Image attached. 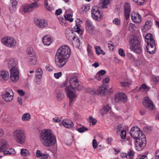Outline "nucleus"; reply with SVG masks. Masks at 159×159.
<instances>
[{"label":"nucleus","mask_w":159,"mask_h":159,"mask_svg":"<svg viewBox=\"0 0 159 159\" xmlns=\"http://www.w3.org/2000/svg\"><path fill=\"white\" fill-rule=\"evenodd\" d=\"M70 50L68 46L64 45L60 47L58 49L55 57L56 66L59 68L63 66L70 57Z\"/></svg>","instance_id":"f257e3e1"},{"label":"nucleus","mask_w":159,"mask_h":159,"mask_svg":"<svg viewBox=\"0 0 159 159\" xmlns=\"http://www.w3.org/2000/svg\"><path fill=\"white\" fill-rule=\"evenodd\" d=\"M130 134L131 136L136 140L137 142L139 143L138 145L135 144L136 149L138 151H141L145 146L146 143L145 135L137 126L133 127L131 128Z\"/></svg>","instance_id":"f03ea898"},{"label":"nucleus","mask_w":159,"mask_h":159,"mask_svg":"<svg viewBox=\"0 0 159 159\" xmlns=\"http://www.w3.org/2000/svg\"><path fill=\"white\" fill-rule=\"evenodd\" d=\"M109 3V0H100L98 6L93 7L91 9V12L92 18L98 21H101L103 17V14L100 9L106 8Z\"/></svg>","instance_id":"7ed1b4c3"},{"label":"nucleus","mask_w":159,"mask_h":159,"mask_svg":"<svg viewBox=\"0 0 159 159\" xmlns=\"http://www.w3.org/2000/svg\"><path fill=\"white\" fill-rule=\"evenodd\" d=\"M40 138L42 143L47 147L54 145L57 141L56 137L52 134L49 129L42 130Z\"/></svg>","instance_id":"20e7f679"},{"label":"nucleus","mask_w":159,"mask_h":159,"mask_svg":"<svg viewBox=\"0 0 159 159\" xmlns=\"http://www.w3.org/2000/svg\"><path fill=\"white\" fill-rule=\"evenodd\" d=\"M129 42L131 45V49L138 54L140 53L142 51V48L140 45V42L139 38L135 35L131 36Z\"/></svg>","instance_id":"39448f33"},{"label":"nucleus","mask_w":159,"mask_h":159,"mask_svg":"<svg viewBox=\"0 0 159 159\" xmlns=\"http://www.w3.org/2000/svg\"><path fill=\"white\" fill-rule=\"evenodd\" d=\"M12 136L17 143L21 144L25 143L26 136L23 130L17 129L15 130L13 133Z\"/></svg>","instance_id":"423d86ee"},{"label":"nucleus","mask_w":159,"mask_h":159,"mask_svg":"<svg viewBox=\"0 0 159 159\" xmlns=\"http://www.w3.org/2000/svg\"><path fill=\"white\" fill-rule=\"evenodd\" d=\"M1 41L4 45L10 48H14L16 46V40L11 37L6 36L1 39Z\"/></svg>","instance_id":"0eeeda50"},{"label":"nucleus","mask_w":159,"mask_h":159,"mask_svg":"<svg viewBox=\"0 0 159 159\" xmlns=\"http://www.w3.org/2000/svg\"><path fill=\"white\" fill-rule=\"evenodd\" d=\"M69 83L70 86L75 91H80L83 88V86L80 84L76 76L71 77L69 80Z\"/></svg>","instance_id":"6e6552de"},{"label":"nucleus","mask_w":159,"mask_h":159,"mask_svg":"<svg viewBox=\"0 0 159 159\" xmlns=\"http://www.w3.org/2000/svg\"><path fill=\"white\" fill-rule=\"evenodd\" d=\"M115 101L116 102H126L127 100V97L125 93L123 92H118L115 95Z\"/></svg>","instance_id":"1a4fd4ad"},{"label":"nucleus","mask_w":159,"mask_h":159,"mask_svg":"<svg viewBox=\"0 0 159 159\" xmlns=\"http://www.w3.org/2000/svg\"><path fill=\"white\" fill-rule=\"evenodd\" d=\"M143 104L146 108L150 110H152L154 109L155 106L153 103L148 97H145L144 98Z\"/></svg>","instance_id":"9d476101"},{"label":"nucleus","mask_w":159,"mask_h":159,"mask_svg":"<svg viewBox=\"0 0 159 159\" xmlns=\"http://www.w3.org/2000/svg\"><path fill=\"white\" fill-rule=\"evenodd\" d=\"M65 91L67 97L70 99L69 105L70 106L73 103L74 98L76 97V95L68 86L66 87Z\"/></svg>","instance_id":"9b49d317"},{"label":"nucleus","mask_w":159,"mask_h":159,"mask_svg":"<svg viewBox=\"0 0 159 159\" xmlns=\"http://www.w3.org/2000/svg\"><path fill=\"white\" fill-rule=\"evenodd\" d=\"M16 69H11L10 70V77L11 80L14 82H16L19 79V71L17 68H15Z\"/></svg>","instance_id":"f8f14e48"},{"label":"nucleus","mask_w":159,"mask_h":159,"mask_svg":"<svg viewBox=\"0 0 159 159\" xmlns=\"http://www.w3.org/2000/svg\"><path fill=\"white\" fill-rule=\"evenodd\" d=\"M38 7L37 2H35L30 4L24 5L23 7V10L24 12L27 13Z\"/></svg>","instance_id":"ddd939ff"},{"label":"nucleus","mask_w":159,"mask_h":159,"mask_svg":"<svg viewBox=\"0 0 159 159\" xmlns=\"http://www.w3.org/2000/svg\"><path fill=\"white\" fill-rule=\"evenodd\" d=\"M85 26L86 30L89 34H93L94 30V27L92 21L89 20H86L85 21Z\"/></svg>","instance_id":"4468645a"},{"label":"nucleus","mask_w":159,"mask_h":159,"mask_svg":"<svg viewBox=\"0 0 159 159\" xmlns=\"http://www.w3.org/2000/svg\"><path fill=\"white\" fill-rule=\"evenodd\" d=\"M109 88L103 85L99 87L96 91L97 94L101 96H104L107 94Z\"/></svg>","instance_id":"2eb2a0df"},{"label":"nucleus","mask_w":159,"mask_h":159,"mask_svg":"<svg viewBox=\"0 0 159 159\" xmlns=\"http://www.w3.org/2000/svg\"><path fill=\"white\" fill-rule=\"evenodd\" d=\"M34 21L36 26L41 28H43L48 25L47 22L43 19H36L34 20Z\"/></svg>","instance_id":"dca6fc26"},{"label":"nucleus","mask_w":159,"mask_h":159,"mask_svg":"<svg viewBox=\"0 0 159 159\" xmlns=\"http://www.w3.org/2000/svg\"><path fill=\"white\" fill-rule=\"evenodd\" d=\"M146 49L148 52L150 54L154 53L156 50V44L155 42H152L151 43H147Z\"/></svg>","instance_id":"f3484780"},{"label":"nucleus","mask_w":159,"mask_h":159,"mask_svg":"<svg viewBox=\"0 0 159 159\" xmlns=\"http://www.w3.org/2000/svg\"><path fill=\"white\" fill-rule=\"evenodd\" d=\"M131 17L132 21L135 23H139L142 20V16L139 13L133 12L131 14Z\"/></svg>","instance_id":"a211bd4d"},{"label":"nucleus","mask_w":159,"mask_h":159,"mask_svg":"<svg viewBox=\"0 0 159 159\" xmlns=\"http://www.w3.org/2000/svg\"><path fill=\"white\" fill-rule=\"evenodd\" d=\"M66 38L69 40L71 41L74 40L75 38H76V35H75L73 31L70 29L66 30Z\"/></svg>","instance_id":"6ab92c4d"},{"label":"nucleus","mask_w":159,"mask_h":159,"mask_svg":"<svg viewBox=\"0 0 159 159\" xmlns=\"http://www.w3.org/2000/svg\"><path fill=\"white\" fill-rule=\"evenodd\" d=\"M131 8L128 2L125 3L124 6V15L126 20H128L130 17Z\"/></svg>","instance_id":"aec40b11"},{"label":"nucleus","mask_w":159,"mask_h":159,"mask_svg":"<svg viewBox=\"0 0 159 159\" xmlns=\"http://www.w3.org/2000/svg\"><path fill=\"white\" fill-rule=\"evenodd\" d=\"M13 94L10 95V93L7 91H5L3 93L2 96L3 100L7 102H10L12 101L13 99V93L12 92Z\"/></svg>","instance_id":"412c9836"},{"label":"nucleus","mask_w":159,"mask_h":159,"mask_svg":"<svg viewBox=\"0 0 159 159\" xmlns=\"http://www.w3.org/2000/svg\"><path fill=\"white\" fill-rule=\"evenodd\" d=\"M9 73L4 70L0 71V81L2 82H5L9 79Z\"/></svg>","instance_id":"4be33fe9"},{"label":"nucleus","mask_w":159,"mask_h":159,"mask_svg":"<svg viewBox=\"0 0 159 159\" xmlns=\"http://www.w3.org/2000/svg\"><path fill=\"white\" fill-rule=\"evenodd\" d=\"M17 64V60L14 58H10L8 60L7 63L8 66L9 67H12L11 69H15L14 68H17L16 67Z\"/></svg>","instance_id":"5701e85b"},{"label":"nucleus","mask_w":159,"mask_h":159,"mask_svg":"<svg viewBox=\"0 0 159 159\" xmlns=\"http://www.w3.org/2000/svg\"><path fill=\"white\" fill-rule=\"evenodd\" d=\"M62 124L65 127L68 128H71L74 126V124L72 121L68 119H66L63 120Z\"/></svg>","instance_id":"b1692460"},{"label":"nucleus","mask_w":159,"mask_h":159,"mask_svg":"<svg viewBox=\"0 0 159 159\" xmlns=\"http://www.w3.org/2000/svg\"><path fill=\"white\" fill-rule=\"evenodd\" d=\"M42 40L43 43L47 46L50 45L53 41L51 38L48 35L44 36Z\"/></svg>","instance_id":"393cba45"},{"label":"nucleus","mask_w":159,"mask_h":159,"mask_svg":"<svg viewBox=\"0 0 159 159\" xmlns=\"http://www.w3.org/2000/svg\"><path fill=\"white\" fill-rule=\"evenodd\" d=\"M0 142L2 144V145L0 147V152L7 150L8 146L7 144V141L4 139L1 140Z\"/></svg>","instance_id":"a878e982"},{"label":"nucleus","mask_w":159,"mask_h":159,"mask_svg":"<svg viewBox=\"0 0 159 159\" xmlns=\"http://www.w3.org/2000/svg\"><path fill=\"white\" fill-rule=\"evenodd\" d=\"M145 41L147 43H151L152 41L155 42L152 35L150 33H148L146 35L145 37Z\"/></svg>","instance_id":"bb28decb"},{"label":"nucleus","mask_w":159,"mask_h":159,"mask_svg":"<svg viewBox=\"0 0 159 159\" xmlns=\"http://www.w3.org/2000/svg\"><path fill=\"white\" fill-rule=\"evenodd\" d=\"M106 73L105 70H99L95 76V78L98 80H100L102 79V76L105 74Z\"/></svg>","instance_id":"cd10ccee"},{"label":"nucleus","mask_w":159,"mask_h":159,"mask_svg":"<svg viewBox=\"0 0 159 159\" xmlns=\"http://www.w3.org/2000/svg\"><path fill=\"white\" fill-rule=\"evenodd\" d=\"M36 156L41 159H47L48 157V154L43 153L39 150H37Z\"/></svg>","instance_id":"c85d7f7f"},{"label":"nucleus","mask_w":159,"mask_h":159,"mask_svg":"<svg viewBox=\"0 0 159 159\" xmlns=\"http://www.w3.org/2000/svg\"><path fill=\"white\" fill-rule=\"evenodd\" d=\"M136 63L138 65H143L145 63L146 60L143 57L141 56L137 59Z\"/></svg>","instance_id":"c756f323"},{"label":"nucleus","mask_w":159,"mask_h":159,"mask_svg":"<svg viewBox=\"0 0 159 159\" xmlns=\"http://www.w3.org/2000/svg\"><path fill=\"white\" fill-rule=\"evenodd\" d=\"M65 18V19H64L63 17H62V19L61 20V22L62 23H64V21H66V20H67L68 21H70V22H72L73 21V19L72 18V15L70 14H67L64 15Z\"/></svg>","instance_id":"7c9ffc66"},{"label":"nucleus","mask_w":159,"mask_h":159,"mask_svg":"<svg viewBox=\"0 0 159 159\" xmlns=\"http://www.w3.org/2000/svg\"><path fill=\"white\" fill-rule=\"evenodd\" d=\"M28 61L32 65H35L36 62L37 58L35 55L30 56L28 57Z\"/></svg>","instance_id":"2f4dec72"},{"label":"nucleus","mask_w":159,"mask_h":159,"mask_svg":"<svg viewBox=\"0 0 159 159\" xmlns=\"http://www.w3.org/2000/svg\"><path fill=\"white\" fill-rule=\"evenodd\" d=\"M109 111V106L108 104H107L106 106L104 107L103 109L100 110L99 113L102 114V116H104L105 114H106Z\"/></svg>","instance_id":"473e14b6"},{"label":"nucleus","mask_w":159,"mask_h":159,"mask_svg":"<svg viewBox=\"0 0 159 159\" xmlns=\"http://www.w3.org/2000/svg\"><path fill=\"white\" fill-rule=\"evenodd\" d=\"M36 77L39 79H40L43 74L42 70L41 68L37 69L36 70Z\"/></svg>","instance_id":"72a5a7b5"},{"label":"nucleus","mask_w":159,"mask_h":159,"mask_svg":"<svg viewBox=\"0 0 159 159\" xmlns=\"http://www.w3.org/2000/svg\"><path fill=\"white\" fill-rule=\"evenodd\" d=\"M102 82V85L105 87H108V88H109V78L108 76H106L103 79Z\"/></svg>","instance_id":"f704fd0d"},{"label":"nucleus","mask_w":159,"mask_h":159,"mask_svg":"<svg viewBox=\"0 0 159 159\" xmlns=\"http://www.w3.org/2000/svg\"><path fill=\"white\" fill-rule=\"evenodd\" d=\"M11 2L12 4V11H11V12L13 13L16 10V6L17 4V2L16 0H11Z\"/></svg>","instance_id":"c9c22d12"},{"label":"nucleus","mask_w":159,"mask_h":159,"mask_svg":"<svg viewBox=\"0 0 159 159\" xmlns=\"http://www.w3.org/2000/svg\"><path fill=\"white\" fill-rule=\"evenodd\" d=\"M95 48L96 50V53L98 55H99L101 54L103 55L105 54V52L102 49L101 47L100 46H96L95 47Z\"/></svg>","instance_id":"e433bc0d"},{"label":"nucleus","mask_w":159,"mask_h":159,"mask_svg":"<svg viewBox=\"0 0 159 159\" xmlns=\"http://www.w3.org/2000/svg\"><path fill=\"white\" fill-rule=\"evenodd\" d=\"M20 154L22 156H27L30 154V152L27 149L23 148L21 149Z\"/></svg>","instance_id":"4c0bfd02"},{"label":"nucleus","mask_w":159,"mask_h":159,"mask_svg":"<svg viewBox=\"0 0 159 159\" xmlns=\"http://www.w3.org/2000/svg\"><path fill=\"white\" fill-rule=\"evenodd\" d=\"M30 119V116L29 113H27L23 115L22 119L23 120H28Z\"/></svg>","instance_id":"58836bf2"},{"label":"nucleus","mask_w":159,"mask_h":159,"mask_svg":"<svg viewBox=\"0 0 159 159\" xmlns=\"http://www.w3.org/2000/svg\"><path fill=\"white\" fill-rule=\"evenodd\" d=\"M134 154V152L131 149H130L129 151L127 154V159H132Z\"/></svg>","instance_id":"ea45409f"},{"label":"nucleus","mask_w":159,"mask_h":159,"mask_svg":"<svg viewBox=\"0 0 159 159\" xmlns=\"http://www.w3.org/2000/svg\"><path fill=\"white\" fill-rule=\"evenodd\" d=\"M65 97L64 94L61 93H59L57 94V98L58 101H61L63 100Z\"/></svg>","instance_id":"a19ab883"},{"label":"nucleus","mask_w":159,"mask_h":159,"mask_svg":"<svg viewBox=\"0 0 159 159\" xmlns=\"http://www.w3.org/2000/svg\"><path fill=\"white\" fill-rule=\"evenodd\" d=\"M27 53L28 54V57L35 55L33 49L32 48H29L27 50Z\"/></svg>","instance_id":"79ce46f5"},{"label":"nucleus","mask_w":159,"mask_h":159,"mask_svg":"<svg viewBox=\"0 0 159 159\" xmlns=\"http://www.w3.org/2000/svg\"><path fill=\"white\" fill-rule=\"evenodd\" d=\"M131 84V82H121L120 83V85L121 87H128Z\"/></svg>","instance_id":"37998d69"},{"label":"nucleus","mask_w":159,"mask_h":159,"mask_svg":"<svg viewBox=\"0 0 159 159\" xmlns=\"http://www.w3.org/2000/svg\"><path fill=\"white\" fill-rule=\"evenodd\" d=\"M72 41H73V44H74V45H75L76 47H78L80 46V41L78 37L76 36V38H75L74 40Z\"/></svg>","instance_id":"c03bdc74"},{"label":"nucleus","mask_w":159,"mask_h":159,"mask_svg":"<svg viewBox=\"0 0 159 159\" xmlns=\"http://www.w3.org/2000/svg\"><path fill=\"white\" fill-rule=\"evenodd\" d=\"M120 136L122 139H125L126 137V132L125 130L123 129L121 130L120 134Z\"/></svg>","instance_id":"a18cd8bd"},{"label":"nucleus","mask_w":159,"mask_h":159,"mask_svg":"<svg viewBox=\"0 0 159 159\" xmlns=\"http://www.w3.org/2000/svg\"><path fill=\"white\" fill-rule=\"evenodd\" d=\"M152 24V22L151 20H148L146 22L144 25V28L146 29H148L150 28Z\"/></svg>","instance_id":"49530a36"},{"label":"nucleus","mask_w":159,"mask_h":159,"mask_svg":"<svg viewBox=\"0 0 159 159\" xmlns=\"http://www.w3.org/2000/svg\"><path fill=\"white\" fill-rule=\"evenodd\" d=\"M113 23L117 25L120 26V20L118 18H116L112 21Z\"/></svg>","instance_id":"de8ad7c7"},{"label":"nucleus","mask_w":159,"mask_h":159,"mask_svg":"<svg viewBox=\"0 0 159 159\" xmlns=\"http://www.w3.org/2000/svg\"><path fill=\"white\" fill-rule=\"evenodd\" d=\"M127 56L128 58L131 61L134 62L135 61V58L133 55L130 53H128Z\"/></svg>","instance_id":"09e8293b"},{"label":"nucleus","mask_w":159,"mask_h":159,"mask_svg":"<svg viewBox=\"0 0 159 159\" xmlns=\"http://www.w3.org/2000/svg\"><path fill=\"white\" fill-rule=\"evenodd\" d=\"M88 129L84 127H81L77 129V130L80 133H83L85 131H87Z\"/></svg>","instance_id":"8fccbe9b"},{"label":"nucleus","mask_w":159,"mask_h":159,"mask_svg":"<svg viewBox=\"0 0 159 159\" xmlns=\"http://www.w3.org/2000/svg\"><path fill=\"white\" fill-rule=\"evenodd\" d=\"M134 2L140 5H143L145 2V0H132Z\"/></svg>","instance_id":"3c124183"},{"label":"nucleus","mask_w":159,"mask_h":159,"mask_svg":"<svg viewBox=\"0 0 159 159\" xmlns=\"http://www.w3.org/2000/svg\"><path fill=\"white\" fill-rule=\"evenodd\" d=\"M118 53L122 57H124L125 56V53L124 50L122 48H120L119 49Z\"/></svg>","instance_id":"603ef678"},{"label":"nucleus","mask_w":159,"mask_h":159,"mask_svg":"<svg viewBox=\"0 0 159 159\" xmlns=\"http://www.w3.org/2000/svg\"><path fill=\"white\" fill-rule=\"evenodd\" d=\"M149 88L145 84H143L139 88V90H141L142 89H144L146 90H148Z\"/></svg>","instance_id":"864d4df0"},{"label":"nucleus","mask_w":159,"mask_h":159,"mask_svg":"<svg viewBox=\"0 0 159 159\" xmlns=\"http://www.w3.org/2000/svg\"><path fill=\"white\" fill-rule=\"evenodd\" d=\"M89 120L91 123H92L93 125L96 124L97 122V120L92 116H90L89 117Z\"/></svg>","instance_id":"5fc2aeb1"},{"label":"nucleus","mask_w":159,"mask_h":159,"mask_svg":"<svg viewBox=\"0 0 159 159\" xmlns=\"http://www.w3.org/2000/svg\"><path fill=\"white\" fill-rule=\"evenodd\" d=\"M82 10L84 12H86L89 10V7L88 5H84L81 7Z\"/></svg>","instance_id":"6e6d98bb"},{"label":"nucleus","mask_w":159,"mask_h":159,"mask_svg":"<svg viewBox=\"0 0 159 159\" xmlns=\"http://www.w3.org/2000/svg\"><path fill=\"white\" fill-rule=\"evenodd\" d=\"M122 128V125L121 124L119 125L116 129V133L117 134H119L120 132H121V130H122L121 129Z\"/></svg>","instance_id":"4d7b16f0"},{"label":"nucleus","mask_w":159,"mask_h":159,"mask_svg":"<svg viewBox=\"0 0 159 159\" xmlns=\"http://www.w3.org/2000/svg\"><path fill=\"white\" fill-rule=\"evenodd\" d=\"M62 75V73L61 72L54 74V77L57 79H58Z\"/></svg>","instance_id":"13d9d810"},{"label":"nucleus","mask_w":159,"mask_h":159,"mask_svg":"<svg viewBox=\"0 0 159 159\" xmlns=\"http://www.w3.org/2000/svg\"><path fill=\"white\" fill-rule=\"evenodd\" d=\"M92 144L93 148H96L97 147V141L95 139H93V140Z\"/></svg>","instance_id":"bf43d9fd"},{"label":"nucleus","mask_w":159,"mask_h":159,"mask_svg":"<svg viewBox=\"0 0 159 159\" xmlns=\"http://www.w3.org/2000/svg\"><path fill=\"white\" fill-rule=\"evenodd\" d=\"M76 32L78 33V34L80 35H82V31L79 28V26H77V30H76Z\"/></svg>","instance_id":"052dcab7"},{"label":"nucleus","mask_w":159,"mask_h":159,"mask_svg":"<svg viewBox=\"0 0 159 159\" xmlns=\"http://www.w3.org/2000/svg\"><path fill=\"white\" fill-rule=\"evenodd\" d=\"M72 143V140L71 138L68 139L66 141V144L67 145H70Z\"/></svg>","instance_id":"680f3d73"},{"label":"nucleus","mask_w":159,"mask_h":159,"mask_svg":"<svg viewBox=\"0 0 159 159\" xmlns=\"http://www.w3.org/2000/svg\"><path fill=\"white\" fill-rule=\"evenodd\" d=\"M17 92L19 94L20 96H23L25 94V93L22 90H18Z\"/></svg>","instance_id":"e2e57ef3"},{"label":"nucleus","mask_w":159,"mask_h":159,"mask_svg":"<svg viewBox=\"0 0 159 159\" xmlns=\"http://www.w3.org/2000/svg\"><path fill=\"white\" fill-rule=\"evenodd\" d=\"M62 11L61 9L59 8L56 10L55 12V14L57 16L59 15L62 13Z\"/></svg>","instance_id":"0e129e2a"},{"label":"nucleus","mask_w":159,"mask_h":159,"mask_svg":"<svg viewBox=\"0 0 159 159\" xmlns=\"http://www.w3.org/2000/svg\"><path fill=\"white\" fill-rule=\"evenodd\" d=\"M17 100L19 104L21 106L22 105V99L20 97H18L17 98Z\"/></svg>","instance_id":"69168bd1"},{"label":"nucleus","mask_w":159,"mask_h":159,"mask_svg":"<svg viewBox=\"0 0 159 159\" xmlns=\"http://www.w3.org/2000/svg\"><path fill=\"white\" fill-rule=\"evenodd\" d=\"M152 80L155 82H157L159 81V77L156 76H153Z\"/></svg>","instance_id":"338daca9"},{"label":"nucleus","mask_w":159,"mask_h":159,"mask_svg":"<svg viewBox=\"0 0 159 159\" xmlns=\"http://www.w3.org/2000/svg\"><path fill=\"white\" fill-rule=\"evenodd\" d=\"M155 155V159H159V150L156 152Z\"/></svg>","instance_id":"774afa93"}]
</instances>
